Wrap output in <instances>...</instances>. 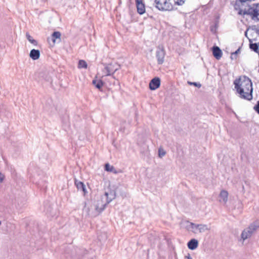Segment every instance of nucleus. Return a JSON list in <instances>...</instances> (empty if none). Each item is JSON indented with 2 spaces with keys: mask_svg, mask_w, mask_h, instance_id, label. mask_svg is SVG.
<instances>
[{
  "mask_svg": "<svg viewBox=\"0 0 259 259\" xmlns=\"http://www.w3.org/2000/svg\"><path fill=\"white\" fill-rule=\"evenodd\" d=\"M115 197L116 192L108 183L107 188L105 189L104 195L97 196L95 199L85 203L83 211L91 217L97 216Z\"/></svg>",
  "mask_w": 259,
  "mask_h": 259,
  "instance_id": "1",
  "label": "nucleus"
},
{
  "mask_svg": "<svg viewBox=\"0 0 259 259\" xmlns=\"http://www.w3.org/2000/svg\"><path fill=\"white\" fill-rule=\"evenodd\" d=\"M235 88L240 98L250 100L252 98V85L251 80L245 76H241L234 81Z\"/></svg>",
  "mask_w": 259,
  "mask_h": 259,
  "instance_id": "2",
  "label": "nucleus"
},
{
  "mask_svg": "<svg viewBox=\"0 0 259 259\" xmlns=\"http://www.w3.org/2000/svg\"><path fill=\"white\" fill-rule=\"evenodd\" d=\"M185 229L194 234L201 233L210 230L209 226L206 224H196L186 221L183 223Z\"/></svg>",
  "mask_w": 259,
  "mask_h": 259,
  "instance_id": "3",
  "label": "nucleus"
},
{
  "mask_svg": "<svg viewBox=\"0 0 259 259\" xmlns=\"http://www.w3.org/2000/svg\"><path fill=\"white\" fill-rule=\"evenodd\" d=\"M239 14L241 15H249L254 20H259V4H253L246 11L240 10Z\"/></svg>",
  "mask_w": 259,
  "mask_h": 259,
  "instance_id": "4",
  "label": "nucleus"
},
{
  "mask_svg": "<svg viewBox=\"0 0 259 259\" xmlns=\"http://www.w3.org/2000/svg\"><path fill=\"white\" fill-rule=\"evenodd\" d=\"M171 0H155L154 5L160 11H170L172 10Z\"/></svg>",
  "mask_w": 259,
  "mask_h": 259,
  "instance_id": "5",
  "label": "nucleus"
},
{
  "mask_svg": "<svg viewBox=\"0 0 259 259\" xmlns=\"http://www.w3.org/2000/svg\"><path fill=\"white\" fill-rule=\"evenodd\" d=\"M160 80L158 77H155L152 79L149 83V88L151 90H155L159 87Z\"/></svg>",
  "mask_w": 259,
  "mask_h": 259,
  "instance_id": "6",
  "label": "nucleus"
},
{
  "mask_svg": "<svg viewBox=\"0 0 259 259\" xmlns=\"http://www.w3.org/2000/svg\"><path fill=\"white\" fill-rule=\"evenodd\" d=\"M106 69V72L108 74L113 73L115 72H116L117 70L119 69V66L117 65L116 64H109L105 66Z\"/></svg>",
  "mask_w": 259,
  "mask_h": 259,
  "instance_id": "7",
  "label": "nucleus"
},
{
  "mask_svg": "<svg viewBox=\"0 0 259 259\" xmlns=\"http://www.w3.org/2000/svg\"><path fill=\"white\" fill-rule=\"evenodd\" d=\"M136 1L138 13L140 15L143 14L145 12V7L142 0H136Z\"/></svg>",
  "mask_w": 259,
  "mask_h": 259,
  "instance_id": "8",
  "label": "nucleus"
},
{
  "mask_svg": "<svg viewBox=\"0 0 259 259\" xmlns=\"http://www.w3.org/2000/svg\"><path fill=\"white\" fill-rule=\"evenodd\" d=\"M228 199V193L225 190H222L219 195V201L221 203L226 204Z\"/></svg>",
  "mask_w": 259,
  "mask_h": 259,
  "instance_id": "9",
  "label": "nucleus"
},
{
  "mask_svg": "<svg viewBox=\"0 0 259 259\" xmlns=\"http://www.w3.org/2000/svg\"><path fill=\"white\" fill-rule=\"evenodd\" d=\"M51 39L54 44L60 42L61 33L59 31L54 32L51 35Z\"/></svg>",
  "mask_w": 259,
  "mask_h": 259,
  "instance_id": "10",
  "label": "nucleus"
},
{
  "mask_svg": "<svg viewBox=\"0 0 259 259\" xmlns=\"http://www.w3.org/2000/svg\"><path fill=\"white\" fill-rule=\"evenodd\" d=\"M164 52L162 50H159L156 52V58L159 64L163 63L164 61Z\"/></svg>",
  "mask_w": 259,
  "mask_h": 259,
  "instance_id": "11",
  "label": "nucleus"
},
{
  "mask_svg": "<svg viewBox=\"0 0 259 259\" xmlns=\"http://www.w3.org/2000/svg\"><path fill=\"white\" fill-rule=\"evenodd\" d=\"M39 79L40 81H45L47 82H51V78L48 72H42L39 73Z\"/></svg>",
  "mask_w": 259,
  "mask_h": 259,
  "instance_id": "12",
  "label": "nucleus"
},
{
  "mask_svg": "<svg viewBox=\"0 0 259 259\" xmlns=\"http://www.w3.org/2000/svg\"><path fill=\"white\" fill-rule=\"evenodd\" d=\"M212 53L214 57L218 60L220 59L222 56V52L218 47H213Z\"/></svg>",
  "mask_w": 259,
  "mask_h": 259,
  "instance_id": "13",
  "label": "nucleus"
},
{
  "mask_svg": "<svg viewBox=\"0 0 259 259\" xmlns=\"http://www.w3.org/2000/svg\"><path fill=\"white\" fill-rule=\"evenodd\" d=\"M29 56L33 60H37L40 57V51L38 50L32 49L30 51Z\"/></svg>",
  "mask_w": 259,
  "mask_h": 259,
  "instance_id": "14",
  "label": "nucleus"
},
{
  "mask_svg": "<svg viewBox=\"0 0 259 259\" xmlns=\"http://www.w3.org/2000/svg\"><path fill=\"white\" fill-rule=\"evenodd\" d=\"M75 184L78 190L82 191L84 194H85L87 193L85 186L82 182L76 180L75 181Z\"/></svg>",
  "mask_w": 259,
  "mask_h": 259,
  "instance_id": "15",
  "label": "nucleus"
},
{
  "mask_svg": "<svg viewBox=\"0 0 259 259\" xmlns=\"http://www.w3.org/2000/svg\"><path fill=\"white\" fill-rule=\"evenodd\" d=\"M106 72V67L105 66L104 68L99 69L97 74L96 75V78H103L106 76L110 75V74H108Z\"/></svg>",
  "mask_w": 259,
  "mask_h": 259,
  "instance_id": "16",
  "label": "nucleus"
},
{
  "mask_svg": "<svg viewBox=\"0 0 259 259\" xmlns=\"http://www.w3.org/2000/svg\"><path fill=\"white\" fill-rule=\"evenodd\" d=\"M198 245V242L195 239H191L188 243V247L191 250H194L197 248Z\"/></svg>",
  "mask_w": 259,
  "mask_h": 259,
  "instance_id": "17",
  "label": "nucleus"
},
{
  "mask_svg": "<svg viewBox=\"0 0 259 259\" xmlns=\"http://www.w3.org/2000/svg\"><path fill=\"white\" fill-rule=\"evenodd\" d=\"M93 84L97 89L100 90L103 85V82L102 80V78H96L93 80Z\"/></svg>",
  "mask_w": 259,
  "mask_h": 259,
  "instance_id": "18",
  "label": "nucleus"
},
{
  "mask_svg": "<svg viewBox=\"0 0 259 259\" xmlns=\"http://www.w3.org/2000/svg\"><path fill=\"white\" fill-rule=\"evenodd\" d=\"M252 234V233H251V231H250L248 228H246L244 230L241 234V239L244 241L247 238L250 237Z\"/></svg>",
  "mask_w": 259,
  "mask_h": 259,
  "instance_id": "19",
  "label": "nucleus"
},
{
  "mask_svg": "<svg viewBox=\"0 0 259 259\" xmlns=\"http://www.w3.org/2000/svg\"><path fill=\"white\" fill-rule=\"evenodd\" d=\"M259 228V222L256 221L253 222L250 226L247 228L250 231H251V233L252 234L255 232V231Z\"/></svg>",
  "mask_w": 259,
  "mask_h": 259,
  "instance_id": "20",
  "label": "nucleus"
},
{
  "mask_svg": "<svg viewBox=\"0 0 259 259\" xmlns=\"http://www.w3.org/2000/svg\"><path fill=\"white\" fill-rule=\"evenodd\" d=\"M105 169L107 171L111 172L114 174H117L118 171H117L114 167L109 163H106L105 165Z\"/></svg>",
  "mask_w": 259,
  "mask_h": 259,
  "instance_id": "21",
  "label": "nucleus"
},
{
  "mask_svg": "<svg viewBox=\"0 0 259 259\" xmlns=\"http://www.w3.org/2000/svg\"><path fill=\"white\" fill-rule=\"evenodd\" d=\"M26 36L27 39V40L32 45L34 46H37V41L33 39L32 37L29 34V33H26Z\"/></svg>",
  "mask_w": 259,
  "mask_h": 259,
  "instance_id": "22",
  "label": "nucleus"
},
{
  "mask_svg": "<svg viewBox=\"0 0 259 259\" xmlns=\"http://www.w3.org/2000/svg\"><path fill=\"white\" fill-rule=\"evenodd\" d=\"M78 67L79 68H87L88 64L87 63L83 60H81L79 61Z\"/></svg>",
  "mask_w": 259,
  "mask_h": 259,
  "instance_id": "23",
  "label": "nucleus"
},
{
  "mask_svg": "<svg viewBox=\"0 0 259 259\" xmlns=\"http://www.w3.org/2000/svg\"><path fill=\"white\" fill-rule=\"evenodd\" d=\"M250 48L253 50L254 52L257 53L259 54V52L258 51V46L257 44L256 43H254V44H253V43H251L250 42Z\"/></svg>",
  "mask_w": 259,
  "mask_h": 259,
  "instance_id": "24",
  "label": "nucleus"
},
{
  "mask_svg": "<svg viewBox=\"0 0 259 259\" xmlns=\"http://www.w3.org/2000/svg\"><path fill=\"white\" fill-rule=\"evenodd\" d=\"M166 154L165 151L162 148L158 149V156L160 158L163 157Z\"/></svg>",
  "mask_w": 259,
  "mask_h": 259,
  "instance_id": "25",
  "label": "nucleus"
},
{
  "mask_svg": "<svg viewBox=\"0 0 259 259\" xmlns=\"http://www.w3.org/2000/svg\"><path fill=\"white\" fill-rule=\"evenodd\" d=\"M188 83L190 85H194L198 88H200L201 86V84L199 83H197V82H191V81H188Z\"/></svg>",
  "mask_w": 259,
  "mask_h": 259,
  "instance_id": "26",
  "label": "nucleus"
},
{
  "mask_svg": "<svg viewBox=\"0 0 259 259\" xmlns=\"http://www.w3.org/2000/svg\"><path fill=\"white\" fill-rule=\"evenodd\" d=\"M254 110L259 114V100L257 102V104L253 107Z\"/></svg>",
  "mask_w": 259,
  "mask_h": 259,
  "instance_id": "27",
  "label": "nucleus"
},
{
  "mask_svg": "<svg viewBox=\"0 0 259 259\" xmlns=\"http://www.w3.org/2000/svg\"><path fill=\"white\" fill-rule=\"evenodd\" d=\"M174 1H175V3L178 5H182L185 2V0H174Z\"/></svg>",
  "mask_w": 259,
  "mask_h": 259,
  "instance_id": "28",
  "label": "nucleus"
},
{
  "mask_svg": "<svg viewBox=\"0 0 259 259\" xmlns=\"http://www.w3.org/2000/svg\"><path fill=\"white\" fill-rule=\"evenodd\" d=\"M31 181L33 183H35L38 187H41V189H46V186H44L43 185L42 187L41 186L40 183L39 182H35L32 179H31Z\"/></svg>",
  "mask_w": 259,
  "mask_h": 259,
  "instance_id": "29",
  "label": "nucleus"
},
{
  "mask_svg": "<svg viewBox=\"0 0 259 259\" xmlns=\"http://www.w3.org/2000/svg\"><path fill=\"white\" fill-rule=\"evenodd\" d=\"M5 179V176L0 172V183H2Z\"/></svg>",
  "mask_w": 259,
  "mask_h": 259,
  "instance_id": "30",
  "label": "nucleus"
},
{
  "mask_svg": "<svg viewBox=\"0 0 259 259\" xmlns=\"http://www.w3.org/2000/svg\"><path fill=\"white\" fill-rule=\"evenodd\" d=\"M185 259H192L190 254L188 253L185 256Z\"/></svg>",
  "mask_w": 259,
  "mask_h": 259,
  "instance_id": "31",
  "label": "nucleus"
},
{
  "mask_svg": "<svg viewBox=\"0 0 259 259\" xmlns=\"http://www.w3.org/2000/svg\"><path fill=\"white\" fill-rule=\"evenodd\" d=\"M248 31H249V30H248H248H247L246 31V32H245V35H246V36H247V32H248Z\"/></svg>",
  "mask_w": 259,
  "mask_h": 259,
  "instance_id": "32",
  "label": "nucleus"
},
{
  "mask_svg": "<svg viewBox=\"0 0 259 259\" xmlns=\"http://www.w3.org/2000/svg\"><path fill=\"white\" fill-rule=\"evenodd\" d=\"M239 49H238V50H237V51L235 52V54H237V53H238V52H239Z\"/></svg>",
  "mask_w": 259,
  "mask_h": 259,
  "instance_id": "33",
  "label": "nucleus"
},
{
  "mask_svg": "<svg viewBox=\"0 0 259 259\" xmlns=\"http://www.w3.org/2000/svg\"><path fill=\"white\" fill-rule=\"evenodd\" d=\"M1 223H1V221H0V225H1Z\"/></svg>",
  "mask_w": 259,
  "mask_h": 259,
  "instance_id": "34",
  "label": "nucleus"
}]
</instances>
